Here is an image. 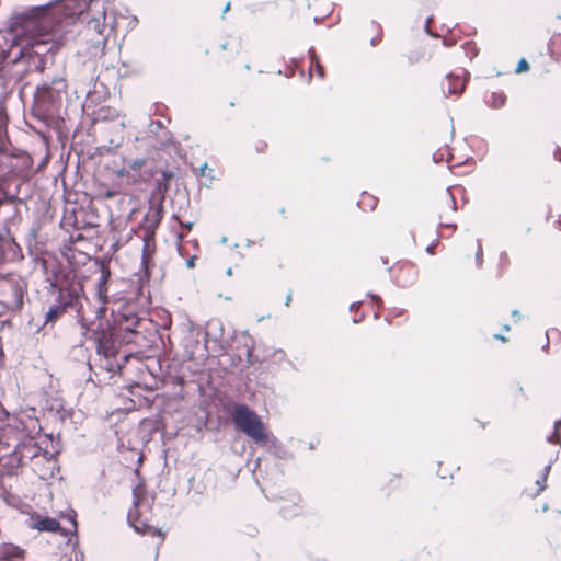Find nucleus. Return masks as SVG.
Masks as SVG:
<instances>
[{
    "instance_id": "obj_1",
    "label": "nucleus",
    "mask_w": 561,
    "mask_h": 561,
    "mask_svg": "<svg viewBox=\"0 0 561 561\" xmlns=\"http://www.w3.org/2000/svg\"><path fill=\"white\" fill-rule=\"evenodd\" d=\"M3 466L9 473H16L18 469L27 462L33 463V470H39L44 462L49 465L48 470L55 466V459L35 442L34 437L19 433L14 438L13 449L3 459Z\"/></svg>"
},
{
    "instance_id": "obj_2",
    "label": "nucleus",
    "mask_w": 561,
    "mask_h": 561,
    "mask_svg": "<svg viewBox=\"0 0 561 561\" xmlns=\"http://www.w3.org/2000/svg\"><path fill=\"white\" fill-rule=\"evenodd\" d=\"M232 422L236 428L244 433L255 444H266L268 433L261 417L245 404H237L232 411Z\"/></svg>"
},
{
    "instance_id": "obj_3",
    "label": "nucleus",
    "mask_w": 561,
    "mask_h": 561,
    "mask_svg": "<svg viewBox=\"0 0 561 561\" xmlns=\"http://www.w3.org/2000/svg\"><path fill=\"white\" fill-rule=\"evenodd\" d=\"M82 301L83 297L80 295L79 290L73 288H60L55 304H53L45 313L44 324L56 321L67 308H71L76 310L81 328L89 331V322L82 311Z\"/></svg>"
},
{
    "instance_id": "obj_4",
    "label": "nucleus",
    "mask_w": 561,
    "mask_h": 561,
    "mask_svg": "<svg viewBox=\"0 0 561 561\" xmlns=\"http://www.w3.org/2000/svg\"><path fill=\"white\" fill-rule=\"evenodd\" d=\"M162 219V207L150 206L148 211L145 214L141 222L139 224V230L142 232V255L141 265L145 270H148L149 260L156 250V231L160 226Z\"/></svg>"
},
{
    "instance_id": "obj_5",
    "label": "nucleus",
    "mask_w": 561,
    "mask_h": 561,
    "mask_svg": "<svg viewBox=\"0 0 561 561\" xmlns=\"http://www.w3.org/2000/svg\"><path fill=\"white\" fill-rule=\"evenodd\" d=\"M66 81L60 78H54L50 82H45L37 87L35 99L37 103L55 105L61 101L62 94L66 93Z\"/></svg>"
},
{
    "instance_id": "obj_6",
    "label": "nucleus",
    "mask_w": 561,
    "mask_h": 561,
    "mask_svg": "<svg viewBox=\"0 0 561 561\" xmlns=\"http://www.w3.org/2000/svg\"><path fill=\"white\" fill-rule=\"evenodd\" d=\"M88 12H80V19L87 23L88 27L96 34H102L108 16L106 13L105 2H85Z\"/></svg>"
},
{
    "instance_id": "obj_7",
    "label": "nucleus",
    "mask_w": 561,
    "mask_h": 561,
    "mask_svg": "<svg viewBox=\"0 0 561 561\" xmlns=\"http://www.w3.org/2000/svg\"><path fill=\"white\" fill-rule=\"evenodd\" d=\"M25 290L26 283L21 277L10 278L3 285V291L9 299L8 304L11 308L19 309L22 307Z\"/></svg>"
},
{
    "instance_id": "obj_8",
    "label": "nucleus",
    "mask_w": 561,
    "mask_h": 561,
    "mask_svg": "<svg viewBox=\"0 0 561 561\" xmlns=\"http://www.w3.org/2000/svg\"><path fill=\"white\" fill-rule=\"evenodd\" d=\"M93 334L98 354L110 359L116 357L118 350L113 333L110 330H103L102 332L93 331Z\"/></svg>"
},
{
    "instance_id": "obj_9",
    "label": "nucleus",
    "mask_w": 561,
    "mask_h": 561,
    "mask_svg": "<svg viewBox=\"0 0 561 561\" xmlns=\"http://www.w3.org/2000/svg\"><path fill=\"white\" fill-rule=\"evenodd\" d=\"M114 321L122 330L129 333H136V328L140 324V319L128 309L118 310Z\"/></svg>"
},
{
    "instance_id": "obj_10",
    "label": "nucleus",
    "mask_w": 561,
    "mask_h": 561,
    "mask_svg": "<svg viewBox=\"0 0 561 561\" xmlns=\"http://www.w3.org/2000/svg\"><path fill=\"white\" fill-rule=\"evenodd\" d=\"M107 279H108V274L103 272L101 277L98 280V284H96V297L100 302V306L98 307V309L95 311L96 318H102L106 310V304L108 302L107 286H106Z\"/></svg>"
},
{
    "instance_id": "obj_11",
    "label": "nucleus",
    "mask_w": 561,
    "mask_h": 561,
    "mask_svg": "<svg viewBox=\"0 0 561 561\" xmlns=\"http://www.w3.org/2000/svg\"><path fill=\"white\" fill-rule=\"evenodd\" d=\"M465 90V79L460 76L449 73L446 76V83H443V92L448 95H459Z\"/></svg>"
},
{
    "instance_id": "obj_12",
    "label": "nucleus",
    "mask_w": 561,
    "mask_h": 561,
    "mask_svg": "<svg viewBox=\"0 0 561 561\" xmlns=\"http://www.w3.org/2000/svg\"><path fill=\"white\" fill-rule=\"evenodd\" d=\"M138 504H139V501H138L137 495L135 494V500H134L135 507H134V510H130L128 512V523L135 529V531H137L139 534H145L150 529V526L139 517Z\"/></svg>"
},
{
    "instance_id": "obj_13",
    "label": "nucleus",
    "mask_w": 561,
    "mask_h": 561,
    "mask_svg": "<svg viewBox=\"0 0 561 561\" xmlns=\"http://www.w3.org/2000/svg\"><path fill=\"white\" fill-rule=\"evenodd\" d=\"M20 252L19 245L12 239H4L0 242V260H13Z\"/></svg>"
},
{
    "instance_id": "obj_14",
    "label": "nucleus",
    "mask_w": 561,
    "mask_h": 561,
    "mask_svg": "<svg viewBox=\"0 0 561 561\" xmlns=\"http://www.w3.org/2000/svg\"><path fill=\"white\" fill-rule=\"evenodd\" d=\"M224 335V324L219 320H213L208 323V329L205 332V341L218 342Z\"/></svg>"
},
{
    "instance_id": "obj_15",
    "label": "nucleus",
    "mask_w": 561,
    "mask_h": 561,
    "mask_svg": "<svg viewBox=\"0 0 561 561\" xmlns=\"http://www.w3.org/2000/svg\"><path fill=\"white\" fill-rule=\"evenodd\" d=\"M32 528L39 531H56L59 528V523L51 517L37 518L33 524Z\"/></svg>"
},
{
    "instance_id": "obj_16",
    "label": "nucleus",
    "mask_w": 561,
    "mask_h": 561,
    "mask_svg": "<svg viewBox=\"0 0 561 561\" xmlns=\"http://www.w3.org/2000/svg\"><path fill=\"white\" fill-rule=\"evenodd\" d=\"M548 49L554 60H561V34H556L550 38Z\"/></svg>"
},
{
    "instance_id": "obj_17",
    "label": "nucleus",
    "mask_w": 561,
    "mask_h": 561,
    "mask_svg": "<svg viewBox=\"0 0 561 561\" xmlns=\"http://www.w3.org/2000/svg\"><path fill=\"white\" fill-rule=\"evenodd\" d=\"M24 551L13 545H3L0 547V557L3 559H13V558H20L22 557Z\"/></svg>"
},
{
    "instance_id": "obj_18",
    "label": "nucleus",
    "mask_w": 561,
    "mask_h": 561,
    "mask_svg": "<svg viewBox=\"0 0 561 561\" xmlns=\"http://www.w3.org/2000/svg\"><path fill=\"white\" fill-rule=\"evenodd\" d=\"M506 98L502 92H491L485 96V103L493 108H500L505 104Z\"/></svg>"
},
{
    "instance_id": "obj_19",
    "label": "nucleus",
    "mask_w": 561,
    "mask_h": 561,
    "mask_svg": "<svg viewBox=\"0 0 561 561\" xmlns=\"http://www.w3.org/2000/svg\"><path fill=\"white\" fill-rule=\"evenodd\" d=\"M108 373L115 374L121 370V365L116 362L115 357L106 358L104 357V363L102 364Z\"/></svg>"
},
{
    "instance_id": "obj_20",
    "label": "nucleus",
    "mask_w": 561,
    "mask_h": 561,
    "mask_svg": "<svg viewBox=\"0 0 561 561\" xmlns=\"http://www.w3.org/2000/svg\"><path fill=\"white\" fill-rule=\"evenodd\" d=\"M309 56H310V59H311V64L314 65L319 77L323 78L324 77L323 67L320 65L319 59H318V57L316 55V51H314V49L312 47L309 49Z\"/></svg>"
},
{
    "instance_id": "obj_21",
    "label": "nucleus",
    "mask_w": 561,
    "mask_h": 561,
    "mask_svg": "<svg viewBox=\"0 0 561 561\" xmlns=\"http://www.w3.org/2000/svg\"><path fill=\"white\" fill-rule=\"evenodd\" d=\"M561 426V419L554 422V431L551 435L547 436V442L551 444H560L559 427Z\"/></svg>"
},
{
    "instance_id": "obj_22",
    "label": "nucleus",
    "mask_w": 561,
    "mask_h": 561,
    "mask_svg": "<svg viewBox=\"0 0 561 561\" xmlns=\"http://www.w3.org/2000/svg\"><path fill=\"white\" fill-rule=\"evenodd\" d=\"M324 8L321 11L320 15H314L312 19L316 23H319L321 20H323L325 16L330 15L333 11V4L331 2H324Z\"/></svg>"
},
{
    "instance_id": "obj_23",
    "label": "nucleus",
    "mask_w": 561,
    "mask_h": 561,
    "mask_svg": "<svg viewBox=\"0 0 561 561\" xmlns=\"http://www.w3.org/2000/svg\"><path fill=\"white\" fill-rule=\"evenodd\" d=\"M145 163H146V160L144 158H137L135 160H131L128 163V167H129V169H131L134 171H138L145 165Z\"/></svg>"
},
{
    "instance_id": "obj_24",
    "label": "nucleus",
    "mask_w": 561,
    "mask_h": 561,
    "mask_svg": "<svg viewBox=\"0 0 561 561\" xmlns=\"http://www.w3.org/2000/svg\"><path fill=\"white\" fill-rule=\"evenodd\" d=\"M476 262H477L479 267L483 263V251H482V245H481L480 241H478V249H477V252H476Z\"/></svg>"
},
{
    "instance_id": "obj_25",
    "label": "nucleus",
    "mask_w": 561,
    "mask_h": 561,
    "mask_svg": "<svg viewBox=\"0 0 561 561\" xmlns=\"http://www.w3.org/2000/svg\"><path fill=\"white\" fill-rule=\"evenodd\" d=\"M18 19L21 20L23 27H28L30 25H32L34 23L33 20L26 14H23V15L19 16Z\"/></svg>"
},
{
    "instance_id": "obj_26",
    "label": "nucleus",
    "mask_w": 561,
    "mask_h": 561,
    "mask_svg": "<svg viewBox=\"0 0 561 561\" xmlns=\"http://www.w3.org/2000/svg\"><path fill=\"white\" fill-rule=\"evenodd\" d=\"M528 69H529V65L526 61V59H524V58L520 59L517 65L516 72L527 71Z\"/></svg>"
},
{
    "instance_id": "obj_27",
    "label": "nucleus",
    "mask_w": 561,
    "mask_h": 561,
    "mask_svg": "<svg viewBox=\"0 0 561 561\" xmlns=\"http://www.w3.org/2000/svg\"><path fill=\"white\" fill-rule=\"evenodd\" d=\"M446 194H447V197L450 202V205H451V210L453 211H456V201H455V197L451 195V193L449 192V188H447L446 191Z\"/></svg>"
},
{
    "instance_id": "obj_28",
    "label": "nucleus",
    "mask_w": 561,
    "mask_h": 561,
    "mask_svg": "<svg viewBox=\"0 0 561 561\" xmlns=\"http://www.w3.org/2000/svg\"><path fill=\"white\" fill-rule=\"evenodd\" d=\"M536 484L538 485V490L535 495H538L541 491L546 488V482L542 481V477L540 479H537Z\"/></svg>"
},
{
    "instance_id": "obj_29",
    "label": "nucleus",
    "mask_w": 561,
    "mask_h": 561,
    "mask_svg": "<svg viewBox=\"0 0 561 561\" xmlns=\"http://www.w3.org/2000/svg\"><path fill=\"white\" fill-rule=\"evenodd\" d=\"M551 469V463H548L545 468H543V472H542V481L546 482L547 480V477H548V473Z\"/></svg>"
},
{
    "instance_id": "obj_30",
    "label": "nucleus",
    "mask_w": 561,
    "mask_h": 561,
    "mask_svg": "<svg viewBox=\"0 0 561 561\" xmlns=\"http://www.w3.org/2000/svg\"><path fill=\"white\" fill-rule=\"evenodd\" d=\"M195 260H196V256H192L190 257L187 261H186V266L188 268H193L195 266Z\"/></svg>"
},
{
    "instance_id": "obj_31",
    "label": "nucleus",
    "mask_w": 561,
    "mask_h": 561,
    "mask_svg": "<svg viewBox=\"0 0 561 561\" xmlns=\"http://www.w3.org/2000/svg\"><path fill=\"white\" fill-rule=\"evenodd\" d=\"M115 195H116V192L113 191V190H107V191L104 192V197L105 198H113Z\"/></svg>"
},
{
    "instance_id": "obj_32",
    "label": "nucleus",
    "mask_w": 561,
    "mask_h": 561,
    "mask_svg": "<svg viewBox=\"0 0 561 561\" xmlns=\"http://www.w3.org/2000/svg\"><path fill=\"white\" fill-rule=\"evenodd\" d=\"M368 296L371 297V299L377 304L378 307L381 305V298L379 296L373 294H368Z\"/></svg>"
},
{
    "instance_id": "obj_33",
    "label": "nucleus",
    "mask_w": 561,
    "mask_h": 561,
    "mask_svg": "<svg viewBox=\"0 0 561 561\" xmlns=\"http://www.w3.org/2000/svg\"><path fill=\"white\" fill-rule=\"evenodd\" d=\"M208 167H207V163H204L201 169H199V175L201 176H205L206 175V171H207Z\"/></svg>"
},
{
    "instance_id": "obj_34",
    "label": "nucleus",
    "mask_w": 561,
    "mask_h": 561,
    "mask_svg": "<svg viewBox=\"0 0 561 561\" xmlns=\"http://www.w3.org/2000/svg\"><path fill=\"white\" fill-rule=\"evenodd\" d=\"M280 510H282V514L284 515V517H288V516H290V515H295V514H297V513H298V512H297L298 510H295V512H293V514H290V513L286 512L285 506H282V508H280Z\"/></svg>"
},
{
    "instance_id": "obj_35",
    "label": "nucleus",
    "mask_w": 561,
    "mask_h": 561,
    "mask_svg": "<svg viewBox=\"0 0 561 561\" xmlns=\"http://www.w3.org/2000/svg\"><path fill=\"white\" fill-rule=\"evenodd\" d=\"M431 21H432V18H427V19H426V23H425V31H426L430 35L435 36L434 34H432V33L430 32V23H431Z\"/></svg>"
},
{
    "instance_id": "obj_36",
    "label": "nucleus",
    "mask_w": 561,
    "mask_h": 561,
    "mask_svg": "<svg viewBox=\"0 0 561 561\" xmlns=\"http://www.w3.org/2000/svg\"><path fill=\"white\" fill-rule=\"evenodd\" d=\"M180 225L182 227H184L186 230H191L192 227H193V222L188 221V222H180Z\"/></svg>"
},
{
    "instance_id": "obj_37",
    "label": "nucleus",
    "mask_w": 561,
    "mask_h": 561,
    "mask_svg": "<svg viewBox=\"0 0 561 561\" xmlns=\"http://www.w3.org/2000/svg\"><path fill=\"white\" fill-rule=\"evenodd\" d=\"M360 306V302H353L351 306H350V310L351 311H356Z\"/></svg>"
},
{
    "instance_id": "obj_38",
    "label": "nucleus",
    "mask_w": 561,
    "mask_h": 561,
    "mask_svg": "<svg viewBox=\"0 0 561 561\" xmlns=\"http://www.w3.org/2000/svg\"><path fill=\"white\" fill-rule=\"evenodd\" d=\"M436 247V243H433L426 248V252L430 254L434 253V248Z\"/></svg>"
},
{
    "instance_id": "obj_39",
    "label": "nucleus",
    "mask_w": 561,
    "mask_h": 561,
    "mask_svg": "<svg viewBox=\"0 0 561 561\" xmlns=\"http://www.w3.org/2000/svg\"><path fill=\"white\" fill-rule=\"evenodd\" d=\"M2 446L10 447L11 443L10 442H3L2 439H0V447H2ZM1 451H2V448H0V453Z\"/></svg>"
},
{
    "instance_id": "obj_40",
    "label": "nucleus",
    "mask_w": 561,
    "mask_h": 561,
    "mask_svg": "<svg viewBox=\"0 0 561 561\" xmlns=\"http://www.w3.org/2000/svg\"><path fill=\"white\" fill-rule=\"evenodd\" d=\"M230 10V2H226L225 7L222 8V14L227 13Z\"/></svg>"
},
{
    "instance_id": "obj_41",
    "label": "nucleus",
    "mask_w": 561,
    "mask_h": 561,
    "mask_svg": "<svg viewBox=\"0 0 561 561\" xmlns=\"http://www.w3.org/2000/svg\"><path fill=\"white\" fill-rule=\"evenodd\" d=\"M183 238H184L183 233H178L176 234L178 243H181L183 241Z\"/></svg>"
},
{
    "instance_id": "obj_42",
    "label": "nucleus",
    "mask_w": 561,
    "mask_h": 561,
    "mask_svg": "<svg viewBox=\"0 0 561 561\" xmlns=\"http://www.w3.org/2000/svg\"><path fill=\"white\" fill-rule=\"evenodd\" d=\"M380 38H371L370 44L371 46H376L379 43Z\"/></svg>"
},
{
    "instance_id": "obj_43",
    "label": "nucleus",
    "mask_w": 561,
    "mask_h": 561,
    "mask_svg": "<svg viewBox=\"0 0 561 561\" xmlns=\"http://www.w3.org/2000/svg\"><path fill=\"white\" fill-rule=\"evenodd\" d=\"M455 42H448L446 38L443 41L444 46H451Z\"/></svg>"
},
{
    "instance_id": "obj_44",
    "label": "nucleus",
    "mask_w": 561,
    "mask_h": 561,
    "mask_svg": "<svg viewBox=\"0 0 561 561\" xmlns=\"http://www.w3.org/2000/svg\"><path fill=\"white\" fill-rule=\"evenodd\" d=\"M444 226L447 228H453L454 230L457 228L456 224H445Z\"/></svg>"
},
{
    "instance_id": "obj_45",
    "label": "nucleus",
    "mask_w": 561,
    "mask_h": 561,
    "mask_svg": "<svg viewBox=\"0 0 561 561\" xmlns=\"http://www.w3.org/2000/svg\"><path fill=\"white\" fill-rule=\"evenodd\" d=\"M291 301V294H288L286 297V306H288Z\"/></svg>"
},
{
    "instance_id": "obj_46",
    "label": "nucleus",
    "mask_w": 561,
    "mask_h": 561,
    "mask_svg": "<svg viewBox=\"0 0 561 561\" xmlns=\"http://www.w3.org/2000/svg\"><path fill=\"white\" fill-rule=\"evenodd\" d=\"M554 157H556L557 159L561 160V151H560V150H557V151L554 152Z\"/></svg>"
},
{
    "instance_id": "obj_47",
    "label": "nucleus",
    "mask_w": 561,
    "mask_h": 561,
    "mask_svg": "<svg viewBox=\"0 0 561 561\" xmlns=\"http://www.w3.org/2000/svg\"><path fill=\"white\" fill-rule=\"evenodd\" d=\"M494 337L497 339V340H501V341H506V339L503 335H501V334H495Z\"/></svg>"
},
{
    "instance_id": "obj_48",
    "label": "nucleus",
    "mask_w": 561,
    "mask_h": 561,
    "mask_svg": "<svg viewBox=\"0 0 561 561\" xmlns=\"http://www.w3.org/2000/svg\"><path fill=\"white\" fill-rule=\"evenodd\" d=\"M226 275L227 276H231L232 275V268L231 267H228L227 271H226Z\"/></svg>"
},
{
    "instance_id": "obj_49",
    "label": "nucleus",
    "mask_w": 561,
    "mask_h": 561,
    "mask_svg": "<svg viewBox=\"0 0 561 561\" xmlns=\"http://www.w3.org/2000/svg\"><path fill=\"white\" fill-rule=\"evenodd\" d=\"M70 522H71V524H72L73 529H76V527H77L76 522H75L72 518H70Z\"/></svg>"
},
{
    "instance_id": "obj_50",
    "label": "nucleus",
    "mask_w": 561,
    "mask_h": 561,
    "mask_svg": "<svg viewBox=\"0 0 561 561\" xmlns=\"http://www.w3.org/2000/svg\"><path fill=\"white\" fill-rule=\"evenodd\" d=\"M512 314H513V317H517V316H519V313H518V311H517V310H514V311L512 312Z\"/></svg>"
},
{
    "instance_id": "obj_51",
    "label": "nucleus",
    "mask_w": 561,
    "mask_h": 561,
    "mask_svg": "<svg viewBox=\"0 0 561 561\" xmlns=\"http://www.w3.org/2000/svg\"><path fill=\"white\" fill-rule=\"evenodd\" d=\"M362 319H363V318H359V319H356V318H355L353 321H354V323H358V322H360V321H362Z\"/></svg>"
},
{
    "instance_id": "obj_52",
    "label": "nucleus",
    "mask_w": 561,
    "mask_h": 561,
    "mask_svg": "<svg viewBox=\"0 0 561 561\" xmlns=\"http://www.w3.org/2000/svg\"><path fill=\"white\" fill-rule=\"evenodd\" d=\"M118 174H119V175H124V174H125V171H124V170H119V171H118Z\"/></svg>"
},
{
    "instance_id": "obj_53",
    "label": "nucleus",
    "mask_w": 561,
    "mask_h": 561,
    "mask_svg": "<svg viewBox=\"0 0 561 561\" xmlns=\"http://www.w3.org/2000/svg\"><path fill=\"white\" fill-rule=\"evenodd\" d=\"M50 4H51V2H47L44 8H48V7H50Z\"/></svg>"
},
{
    "instance_id": "obj_54",
    "label": "nucleus",
    "mask_w": 561,
    "mask_h": 561,
    "mask_svg": "<svg viewBox=\"0 0 561 561\" xmlns=\"http://www.w3.org/2000/svg\"><path fill=\"white\" fill-rule=\"evenodd\" d=\"M221 48H222V49H226V48H227V44H222V45H221Z\"/></svg>"
},
{
    "instance_id": "obj_55",
    "label": "nucleus",
    "mask_w": 561,
    "mask_h": 561,
    "mask_svg": "<svg viewBox=\"0 0 561 561\" xmlns=\"http://www.w3.org/2000/svg\"><path fill=\"white\" fill-rule=\"evenodd\" d=\"M558 19H561V14H560V15H558Z\"/></svg>"
}]
</instances>
